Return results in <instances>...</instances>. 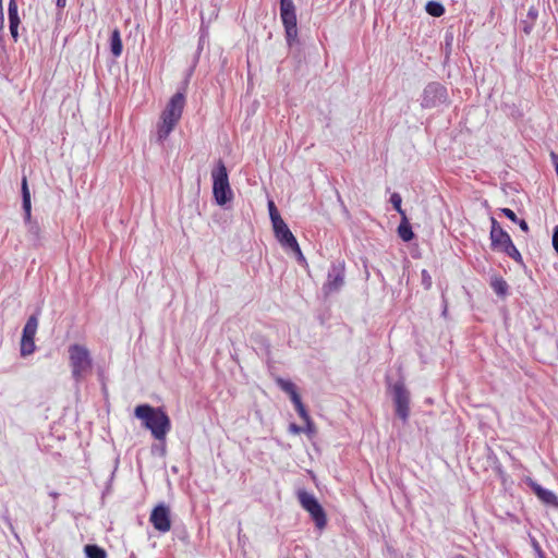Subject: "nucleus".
<instances>
[{"mask_svg": "<svg viewBox=\"0 0 558 558\" xmlns=\"http://www.w3.org/2000/svg\"><path fill=\"white\" fill-rule=\"evenodd\" d=\"M295 410L298 411L299 415L303 418V421H308L310 415L303 403L299 404V407H296Z\"/></svg>", "mask_w": 558, "mask_h": 558, "instance_id": "27", "label": "nucleus"}, {"mask_svg": "<svg viewBox=\"0 0 558 558\" xmlns=\"http://www.w3.org/2000/svg\"><path fill=\"white\" fill-rule=\"evenodd\" d=\"M35 342L34 339H21V355L26 356L34 352Z\"/></svg>", "mask_w": 558, "mask_h": 558, "instance_id": "21", "label": "nucleus"}, {"mask_svg": "<svg viewBox=\"0 0 558 558\" xmlns=\"http://www.w3.org/2000/svg\"><path fill=\"white\" fill-rule=\"evenodd\" d=\"M284 29L286 38L289 46L298 41V26L295 12L280 14Z\"/></svg>", "mask_w": 558, "mask_h": 558, "instance_id": "13", "label": "nucleus"}, {"mask_svg": "<svg viewBox=\"0 0 558 558\" xmlns=\"http://www.w3.org/2000/svg\"><path fill=\"white\" fill-rule=\"evenodd\" d=\"M447 89L439 83H429L423 90L422 107L434 108L447 101Z\"/></svg>", "mask_w": 558, "mask_h": 558, "instance_id": "7", "label": "nucleus"}, {"mask_svg": "<svg viewBox=\"0 0 558 558\" xmlns=\"http://www.w3.org/2000/svg\"><path fill=\"white\" fill-rule=\"evenodd\" d=\"M344 284V266L342 264L332 265L328 272V278L323 287L326 295L339 291Z\"/></svg>", "mask_w": 558, "mask_h": 558, "instance_id": "9", "label": "nucleus"}, {"mask_svg": "<svg viewBox=\"0 0 558 558\" xmlns=\"http://www.w3.org/2000/svg\"><path fill=\"white\" fill-rule=\"evenodd\" d=\"M304 422L306 423V432L308 434L315 433V427H314V424H313L311 417L308 418V421H304Z\"/></svg>", "mask_w": 558, "mask_h": 558, "instance_id": "31", "label": "nucleus"}, {"mask_svg": "<svg viewBox=\"0 0 558 558\" xmlns=\"http://www.w3.org/2000/svg\"><path fill=\"white\" fill-rule=\"evenodd\" d=\"M295 12L293 0H280V14Z\"/></svg>", "mask_w": 558, "mask_h": 558, "instance_id": "25", "label": "nucleus"}, {"mask_svg": "<svg viewBox=\"0 0 558 558\" xmlns=\"http://www.w3.org/2000/svg\"><path fill=\"white\" fill-rule=\"evenodd\" d=\"M211 177L214 198L219 206H223L232 199L233 193L230 187L228 171L222 160L217 162V166L211 171Z\"/></svg>", "mask_w": 558, "mask_h": 558, "instance_id": "3", "label": "nucleus"}, {"mask_svg": "<svg viewBox=\"0 0 558 558\" xmlns=\"http://www.w3.org/2000/svg\"><path fill=\"white\" fill-rule=\"evenodd\" d=\"M278 386L287 393L291 395L296 391L295 385L289 380L282 378L277 379Z\"/></svg>", "mask_w": 558, "mask_h": 558, "instance_id": "23", "label": "nucleus"}, {"mask_svg": "<svg viewBox=\"0 0 558 558\" xmlns=\"http://www.w3.org/2000/svg\"><path fill=\"white\" fill-rule=\"evenodd\" d=\"M17 27H19V26H12V25H10V32H11V35H12V37H13L15 40H16V38H17Z\"/></svg>", "mask_w": 558, "mask_h": 558, "instance_id": "36", "label": "nucleus"}, {"mask_svg": "<svg viewBox=\"0 0 558 558\" xmlns=\"http://www.w3.org/2000/svg\"><path fill=\"white\" fill-rule=\"evenodd\" d=\"M490 240L494 247L504 251L512 241L510 235L492 218Z\"/></svg>", "mask_w": 558, "mask_h": 558, "instance_id": "11", "label": "nucleus"}, {"mask_svg": "<svg viewBox=\"0 0 558 558\" xmlns=\"http://www.w3.org/2000/svg\"><path fill=\"white\" fill-rule=\"evenodd\" d=\"M301 506L311 514L317 529L323 530L327 524L326 513L313 494L305 490L298 493Z\"/></svg>", "mask_w": 558, "mask_h": 558, "instance_id": "5", "label": "nucleus"}, {"mask_svg": "<svg viewBox=\"0 0 558 558\" xmlns=\"http://www.w3.org/2000/svg\"><path fill=\"white\" fill-rule=\"evenodd\" d=\"M517 222H519V226L522 231H524V232L529 231V226L525 220H518Z\"/></svg>", "mask_w": 558, "mask_h": 558, "instance_id": "34", "label": "nucleus"}, {"mask_svg": "<svg viewBox=\"0 0 558 558\" xmlns=\"http://www.w3.org/2000/svg\"><path fill=\"white\" fill-rule=\"evenodd\" d=\"M453 558H464L462 555H456Z\"/></svg>", "mask_w": 558, "mask_h": 558, "instance_id": "41", "label": "nucleus"}, {"mask_svg": "<svg viewBox=\"0 0 558 558\" xmlns=\"http://www.w3.org/2000/svg\"><path fill=\"white\" fill-rule=\"evenodd\" d=\"M289 428H290V430H291L292 433H294V434H299V433H301V432H302V428H301V427H299V426H298V425H295V424H291Z\"/></svg>", "mask_w": 558, "mask_h": 558, "instance_id": "35", "label": "nucleus"}, {"mask_svg": "<svg viewBox=\"0 0 558 558\" xmlns=\"http://www.w3.org/2000/svg\"><path fill=\"white\" fill-rule=\"evenodd\" d=\"M291 401L294 403L295 408L299 407V404H302L301 398L298 393V391L290 395Z\"/></svg>", "mask_w": 558, "mask_h": 558, "instance_id": "29", "label": "nucleus"}, {"mask_svg": "<svg viewBox=\"0 0 558 558\" xmlns=\"http://www.w3.org/2000/svg\"><path fill=\"white\" fill-rule=\"evenodd\" d=\"M490 287L495 293L501 298H505L508 292V283L499 276H493L490 279Z\"/></svg>", "mask_w": 558, "mask_h": 558, "instance_id": "15", "label": "nucleus"}, {"mask_svg": "<svg viewBox=\"0 0 558 558\" xmlns=\"http://www.w3.org/2000/svg\"><path fill=\"white\" fill-rule=\"evenodd\" d=\"M150 522L153 526L162 533L170 531L171 529V520H170V509L163 504L155 507L150 514Z\"/></svg>", "mask_w": 558, "mask_h": 558, "instance_id": "10", "label": "nucleus"}, {"mask_svg": "<svg viewBox=\"0 0 558 558\" xmlns=\"http://www.w3.org/2000/svg\"><path fill=\"white\" fill-rule=\"evenodd\" d=\"M501 211H502V214H504L507 218H509L511 221H513V222H517V221H518V217H517V215L514 214V211H513V210H511V209H509V208H504Z\"/></svg>", "mask_w": 558, "mask_h": 558, "instance_id": "28", "label": "nucleus"}, {"mask_svg": "<svg viewBox=\"0 0 558 558\" xmlns=\"http://www.w3.org/2000/svg\"><path fill=\"white\" fill-rule=\"evenodd\" d=\"M185 105V88L175 93L161 112L157 140L163 142L180 121Z\"/></svg>", "mask_w": 558, "mask_h": 558, "instance_id": "2", "label": "nucleus"}, {"mask_svg": "<svg viewBox=\"0 0 558 558\" xmlns=\"http://www.w3.org/2000/svg\"><path fill=\"white\" fill-rule=\"evenodd\" d=\"M17 9L16 10H9V16L17 15Z\"/></svg>", "mask_w": 558, "mask_h": 558, "instance_id": "39", "label": "nucleus"}, {"mask_svg": "<svg viewBox=\"0 0 558 558\" xmlns=\"http://www.w3.org/2000/svg\"><path fill=\"white\" fill-rule=\"evenodd\" d=\"M16 9H17V4H16L15 0H10L9 10H16Z\"/></svg>", "mask_w": 558, "mask_h": 558, "instance_id": "37", "label": "nucleus"}, {"mask_svg": "<svg viewBox=\"0 0 558 558\" xmlns=\"http://www.w3.org/2000/svg\"><path fill=\"white\" fill-rule=\"evenodd\" d=\"M0 15H1V21L3 20V7H2V0H0Z\"/></svg>", "mask_w": 558, "mask_h": 558, "instance_id": "40", "label": "nucleus"}, {"mask_svg": "<svg viewBox=\"0 0 558 558\" xmlns=\"http://www.w3.org/2000/svg\"><path fill=\"white\" fill-rule=\"evenodd\" d=\"M38 327V319L35 315H32L23 329L22 339H34Z\"/></svg>", "mask_w": 558, "mask_h": 558, "instance_id": "16", "label": "nucleus"}, {"mask_svg": "<svg viewBox=\"0 0 558 558\" xmlns=\"http://www.w3.org/2000/svg\"><path fill=\"white\" fill-rule=\"evenodd\" d=\"M84 551L87 558H107V553L105 549L98 547L97 545H86Z\"/></svg>", "mask_w": 558, "mask_h": 558, "instance_id": "19", "label": "nucleus"}, {"mask_svg": "<svg viewBox=\"0 0 558 558\" xmlns=\"http://www.w3.org/2000/svg\"><path fill=\"white\" fill-rule=\"evenodd\" d=\"M131 558H135V556H134V555H132V556H131Z\"/></svg>", "mask_w": 558, "mask_h": 558, "instance_id": "42", "label": "nucleus"}, {"mask_svg": "<svg viewBox=\"0 0 558 558\" xmlns=\"http://www.w3.org/2000/svg\"><path fill=\"white\" fill-rule=\"evenodd\" d=\"M110 49L114 57H119L122 53V40L119 29H114L110 38Z\"/></svg>", "mask_w": 558, "mask_h": 558, "instance_id": "17", "label": "nucleus"}, {"mask_svg": "<svg viewBox=\"0 0 558 558\" xmlns=\"http://www.w3.org/2000/svg\"><path fill=\"white\" fill-rule=\"evenodd\" d=\"M390 202L393 206V208L402 216H405L404 210L401 208V196L398 193H393L390 197Z\"/></svg>", "mask_w": 558, "mask_h": 558, "instance_id": "24", "label": "nucleus"}, {"mask_svg": "<svg viewBox=\"0 0 558 558\" xmlns=\"http://www.w3.org/2000/svg\"><path fill=\"white\" fill-rule=\"evenodd\" d=\"M526 482L543 504L558 509V497L551 490L543 488L539 484L531 478H527Z\"/></svg>", "mask_w": 558, "mask_h": 558, "instance_id": "12", "label": "nucleus"}, {"mask_svg": "<svg viewBox=\"0 0 558 558\" xmlns=\"http://www.w3.org/2000/svg\"><path fill=\"white\" fill-rule=\"evenodd\" d=\"M57 5L60 8L65 7V0H57Z\"/></svg>", "mask_w": 558, "mask_h": 558, "instance_id": "38", "label": "nucleus"}, {"mask_svg": "<svg viewBox=\"0 0 558 558\" xmlns=\"http://www.w3.org/2000/svg\"><path fill=\"white\" fill-rule=\"evenodd\" d=\"M10 25L12 26H19L20 24V17L19 14L14 16H9Z\"/></svg>", "mask_w": 558, "mask_h": 558, "instance_id": "32", "label": "nucleus"}, {"mask_svg": "<svg viewBox=\"0 0 558 558\" xmlns=\"http://www.w3.org/2000/svg\"><path fill=\"white\" fill-rule=\"evenodd\" d=\"M272 229L275 236L281 246L293 252L296 255L298 260L305 262L299 243L287 223L284 221H280L279 223L274 225Z\"/></svg>", "mask_w": 558, "mask_h": 558, "instance_id": "6", "label": "nucleus"}, {"mask_svg": "<svg viewBox=\"0 0 558 558\" xmlns=\"http://www.w3.org/2000/svg\"><path fill=\"white\" fill-rule=\"evenodd\" d=\"M22 194H23V209L25 211V220L31 222V194L27 187V180L23 178L22 181Z\"/></svg>", "mask_w": 558, "mask_h": 558, "instance_id": "14", "label": "nucleus"}, {"mask_svg": "<svg viewBox=\"0 0 558 558\" xmlns=\"http://www.w3.org/2000/svg\"><path fill=\"white\" fill-rule=\"evenodd\" d=\"M426 11L429 15L438 17L444 14L445 9H444L442 4H440L439 2L429 1L426 4Z\"/></svg>", "mask_w": 558, "mask_h": 558, "instance_id": "20", "label": "nucleus"}, {"mask_svg": "<svg viewBox=\"0 0 558 558\" xmlns=\"http://www.w3.org/2000/svg\"><path fill=\"white\" fill-rule=\"evenodd\" d=\"M398 234L405 242L411 241L414 236L411 226L408 222L407 216L402 217V221H401L400 226L398 227Z\"/></svg>", "mask_w": 558, "mask_h": 558, "instance_id": "18", "label": "nucleus"}, {"mask_svg": "<svg viewBox=\"0 0 558 558\" xmlns=\"http://www.w3.org/2000/svg\"><path fill=\"white\" fill-rule=\"evenodd\" d=\"M134 415L143 422L145 428L150 430L156 440H166L171 429V421L161 408L141 404L135 408Z\"/></svg>", "mask_w": 558, "mask_h": 558, "instance_id": "1", "label": "nucleus"}, {"mask_svg": "<svg viewBox=\"0 0 558 558\" xmlns=\"http://www.w3.org/2000/svg\"><path fill=\"white\" fill-rule=\"evenodd\" d=\"M553 245L556 252L558 253V227L555 228L554 235H553Z\"/></svg>", "mask_w": 558, "mask_h": 558, "instance_id": "30", "label": "nucleus"}, {"mask_svg": "<svg viewBox=\"0 0 558 558\" xmlns=\"http://www.w3.org/2000/svg\"><path fill=\"white\" fill-rule=\"evenodd\" d=\"M69 360L73 378L78 381L92 369V357L86 347L72 344L69 347Z\"/></svg>", "mask_w": 558, "mask_h": 558, "instance_id": "4", "label": "nucleus"}, {"mask_svg": "<svg viewBox=\"0 0 558 558\" xmlns=\"http://www.w3.org/2000/svg\"><path fill=\"white\" fill-rule=\"evenodd\" d=\"M502 252L507 253L510 257L515 259L521 257L519 251L512 242Z\"/></svg>", "mask_w": 558, "mask_h": 558, "instance_id": "26", "label": "nucleus"}, {"mask_svg": "<svg viewBox=\"0 0 558 558\" xmlns=\"http://www.w3.org/2000/svg\"><path fill=\"white\" fill-rule=\"evenodd\" d=\"M268 210L272 226L279 223L280 221H283L279 211L277 210L274 201H268Z\"/></svg>", "mask_w": 558, "mask_h": 558, "instance_id": "22", "label": "nucleus"}, {"mask_svg": "<svg viewBox=\"0 0 558 558\" xmlns=\"http://www.w3.org/2000/svg\"><path fill=\"white\" fill-rule=\"evenodd\" d=\"M393 401L396 404V413L397 415L407 421L409 417V402H410V393L405 389L403 383L398 381L393 385Z\"/></svg>", "mask_w": 558, "mask_h": 558, "instance_id": "8", "label": "nucleus"}, {"mask_svg": "<svg viewBox=\"0 0 558 558\" xmlns=\"http://www.w3.org/2000/svg\"><path fill=\"white\" fill-rule=\"evenodd\" d=\"M29 232L33 233L35 236H38V234H39V227L37 225L31 223Z\"/></svg>", "mask_w": 558, "mask_h": 558, "instance_id": "33", "label": "nucleus"}]
</instances>
